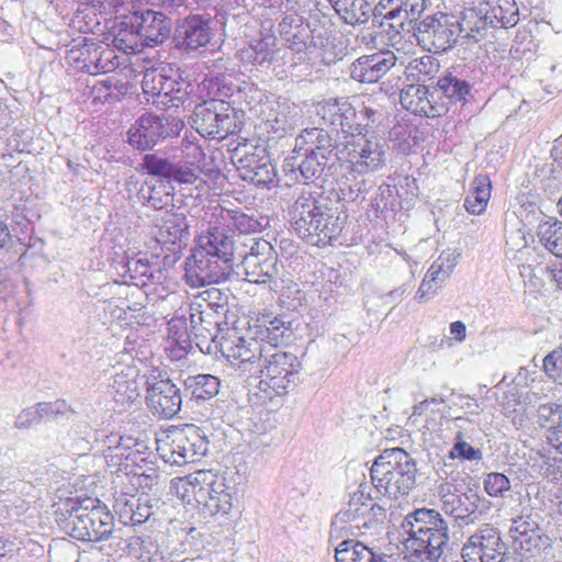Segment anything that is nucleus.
<instances>
[{
    "label": "nucleus",
    "instance_id": "47",
    "mask_svg": "<svg viewBox=\"0 0 562 562\" xmlns=\"http://www.w3.org/2000/svg\"><path fill=\"white\" fill-rule=\"evenodd\" d=\"M167 340L170 346H175L181 352H188L192 348L191 330L188 326L186 315H177L168 322Z\"/></svg>",
    "mask_w": 562,
    "mask_h": 562
},
{
    "label": "nucleus",
    "instance_id": "18",
    "mask_svg": "<svg viewBox=\"0 0 562 562\" xmlns=\"http://www.w3.org/2000/svg\"><path fill=\"white\" fill-rule=\"evenodd\" d=\"M278 32L281 41L295 54L306 53L322 44V30L297 13L285 14L279 22Z\"/></svg>",
    "mask_w": 562,
    "mask_h": 562
},
{
    "label": "nucleus",
    "instance_id": "11",
    "mask_svg": "<svg viewBox=\"0 0 562 562\" xmlns=\"http://www.w3.org/2000/svg\"><path fill=\"white\" fill-rule=\"evenodd\" d=\"M124 277L137 288L136 293L142 294L144 300L157 293L161 300H176L178 294L169 291L162 285L166 273L157 265H151L146 255L138 254L135 257H127L123 263Z\"/></svg>",
    "mask_w": 562,
    "mask_h": 562
},
{
    "label": "nucleus",
    "instance_id": "45",
    "mask_svg": "<svg viewBox=\"0 0 562 562\" xmlns=\"http://www.w3.org/2000/svg\"><path fill=\"white\" fill-rule=\"evenodd\" d=\"M439 61L431 55L412 59L405 67L404 75L411 83L426 82L439 71Z\"/></svg>",
    "mask_w": 562,
    "mask_h": 562
},
{
    "label": "nucleus",
    "instance_id": "36",
    "mask_svg": "<svg viewBox=\"0 0 562 562\" xmlns=\"http://www.w3.org/2000/svg\"><path fill=\"white\" fill-rule=\"evenodd\" d=\"M537 417L539 425L546 427L547 445L562 454V404H541L537 409Z\"/></svg>",
    "mask_w": 562,
    "mask_h": 562
},
{
    "label": "nucleus",
    "instance_id": "38",
    "mask_svg": "<svg viewBox=\"0 0 562 562\" xmlns=\"http://www.w3.org/2000/svg\"><path fill=\"white\" fill-rule=\"evenodd\" d=\"M486 5L481 3L476 8H467L462 11L460 20H454L458 25V36L463 38L480 42L486 35L487 26H490L486 16Z\"/></svg>",
    "mask_w": 562,
    "mask_h": 562
},
{
    "label": "nucleus",
    "instance_id": "34",
    "mask_svg": "<svg viewBox=\"0 0 562 562\" xmlns=\"http://www.w3.org/2000/svg\"><path fill=\"white\" fill-rule=\"evenodd\" d=\"M277 54V38L271 34L251 40L247 46L236 53L238 60L245 66L268 67Z\"/></svg>",
    "mask_w": 562,
    "mask_h": 562
},
{
    "label": "nucleus",
    "instance_id": "3",
    "mask_svg": "<svg viewBox=\"0 0 562 562\" xmlns=\"http://www.w3.org/2000/svg\"><path fill=\"white\" fill-rule=\"evenodd\" d=\"M405 559L408 562H438L449 544V526L435 509L418 508L401 524Z\"/></svg>",
    "mask_w": 562,
    "mask_h": 562
},
{
    "label": "nucleus",
    "instance_id": "53",
    "mask_svg": "<svg viewBox=\"0 0 562 562\" xmlns=\"http://www.w3.org/2000/svg\"><path fill=\"white\" fill-rule=\"evenodd\" d=\"M385 119L386 111L382 106L373 102L363 104L362 109L357 111L356 124H359V131L356 134L363 135V132L378 128Z\"/></svg>",
    "mask_w": 562,
    "mask_h": 562
},
{
    "label": "nucleus",
    "instance_id": "23",
    "mask_svg": "<svg viewBox=\"0 0 562 562\" xmlns=\"http://www.w3.org/2000/svg\"><path fill=\"white\" fill-rule=\"evenodd\" d=\"M316 114L321 119V125L331 132H341L345 136H352L359 131L356 124L357 110L344 98L328 99L316 105Z\"/></svg>",
    "mask_w": 562,
    "mask_h": 562
},
{
    "label": "nucleus",
    "instance_id": "10",
    "mask_svg": "<svg viewBox=\"0 0 562 562\" xmlns=\"http://www.w3.org/2000/svg\"><path fill=\"white\" fill-rule=\"evenodd\" d=\"M338 147V160L351 165L352 172L364 175L381 169L385 164L384 146L364 135L345 136Z\"/></svg>",
    "mask_w": 562,
    "mask_h": 562
},
{
    "label": "nucleus",
    "instance_id": "44",
    "mask_svg": "<svg viewBox=\"0 0 562 562\" xmlns=\"http://www.w3.org/2000/svg\"><path fill=\"white\" fill-rule=\"evenodd\" d=\"M491 181L485 175H479L472 182V189L464 199L465 210L474 215L482 214L491 198Z\"/></svg>",
    "mask_w": 562,
    "mask_h": 562
},
{
    "label": "nucleus",
    "instance_id": "30",
    "mask_svg": "<svg viewBox=\"0 0 562 562\" xmlns=\"http://www.w3.org/2000/svg\"><path fill=\"white\" fill-rule=\"evenodd\" d=\"M473 86L472 70L465 65L452 66L437 81L439 91L453 103H467Z\"/></svg>",
    "mask_w": 562,
    "mask_h": 562
},
{
    "label": "nucleus",
    "instance_id": "5",
    "mask_svg": "<svg viewBox=\"0 0 562 562\" xmlns=\"http://www.w3.org/2000/svg\"><path fill=\"white\" fill-rule=\"evenodd\" d=\"M416 462L402 448L385 449L370 469L376 491L389 498L408 495L416 484Z\"/></svg>",
    "mask_w": 562,
    "mask_h": 562
},
{
    "label": "nucleus",
    "instance_id": "26",
    "mask_svg": "<svg viewBox=\"0 0 562 562\" xmlns=\"http://www.w3.org/2000/svg\"><path fill=\"white\" fill-rule=\"evenodd\" d=\"M132 13V27L137 30L143 46L164 43L171 31V21L164 13L153 10L140 11L139 5Z\"/></svg>",
    "mask_w": 562,
    "mask_h": 562
},
{
    "label": "nucleus",
    "instance_id": "27",
    "mask_svg": "<svg viewBox=\"0 0 562 562\" xmlns=\"http://www.w3.org/2000/svg\"><path fill=\"white\" fill-rule=\"evenodd\" d=\"M182 158L175 160L171 169L169 183L194 184L196 189L205 184L202 180V167L200 162L204 159L203 149L192 143L183 142L181 146Z\"/></svg>",
    "mask_w": 562,
    "mask_h": 562
},
{
    "label": "nucleus",
    "instance_id": "17",
    "mask_svg": "<svg viewBox=\"0 0 562 562\" xmlns=\"http://www.w3.org/2000/svg\"><path fill=\"white\" fill-rule=\"evenodd\" d=\"M414 36L424 49L441 53L457 42L458 25L448 14L429 15L416 25Z\"/></svg>",
    "mask_w": 562,
    "mask_h": 562
},
{
    "label": "nucleus",
    "instance_id": "62",
    "mask_svg": "<svg viewBox=\"0 0 562 562\" xmlns=\"http://www.w3.org/2000/svg\"><path fill=\"white\" fill-rule=\"evenodd\" d=\"M484 490L491 497H504L510 490L509 479L499 472L488 473L483 481Z\"/></svg>",
    "mask_w": 562,
    "mask_h": 562
},
{
    "label": "nucleus",
    "instance_id": "35",
    "mask_svg": "<svg viewBox=\"0 0 562 562\" xmlns=\"http://www.w3.org/2000/svg\"><path fill=\"white\" fill-rule=\"evenodd\" d=\"M138 371L135 367L122 366L111 376L109 387L113 398L121 405L131 404L139 397Z\"/></svg>",
    "mask_w": 562,
    "mask_h": 562
},
{
    "label": "nucleus",
    "instance_id": "57",
    "mask_svg": "<svg viewBox=\"0 0 562 562\" xmlns=\"http://www.w3.org/2000/svg\"><path fill=\"white\" fill-rule=\"evenodd\" d=\"M173 160L157 156L156 154H146L143 157L142 168L150 176L160 178L169 183Z\"/></svg>",
    "mask_w": 562,
    "mask_h": 562
},
{
    "label": "nucleus",
    "instance_id": "55",
    "mask_svg": "<svg viewBox=\"0 0 562 562\" xmlns=\"http://www.w3.org/2000/svg\"><path fill=\"white\" fill-rule=\"evenodd\" d=\"M167 72H175V69L171 65L159 67H155L154 65L147 66L145 68L142 81L144 93L151 95L153 98H158L160 93V87H162V82L165 81V74Z\"/></svg>",
    "mask_w": 562,
    "mask_h": 562
},
{
    "label": "nucleus",
    "instance_id": "2",
    "mask_svg": "<svg viewBox=\"0 0 562 562\" xmlns=\"http://www.w3.org/2000/svg\"><path fill=\"white\" fill-rule=\"evenodd\" d=\"M329 198L319 189H303L289 207V221L295 234L317 247L330 245L344 226L330 207Z\"/></svg>",
    "mask_w": 562,
    "mask_h": 562
},
{
    "label": "nucleus",
    "instance_id": "43",
    "mask_svg": "<svg viewBox=\"0 0 562 562\" xmlns=\"http://www.w3.org/2000/svg\"><path fill=\"white\" fill-rule=\"evenodd\" d=\"M123 16L125 20L114 27L111 47L125 54H134L142 47L140 37L137 30L132 27V14L128 16L123 14Z\"/></svg>",
    "mask_w": 562,
    "mask_h": 562
},
{
    "label": "nucleus",
    "instance_id": "1",
    "mask_svg": "<svg viewBox=\"0 0 562 562\" xmlns=\"http://www.w3.org/2000/svg\"><path fill=\"white\" fill-rule=\"evenodd\" d=\"M234 233L228 227L210 225L196 236L187 259V283L200 288L226 281L234 271Z\"/></svg>",
    "mask_w": 562,
    "mask_h": 562
},
{
    "label": "nucleus",
    "instance_id": "48",
    "mask_svg": "<svg viewBox=\"0 0 562 562\" xmlns=\"http://www.w3.org/2000/svg\"><path fill=\"white\" fill-rule=\"evenodd\" d=\"M205 476H209L206 471H199L189 477H176L170 482V491L183 503L190 504L192 499L196 502V492Z\"/></svg>",
    "mask_w": 562,
    "mask_h": 562
},
{
    "label": "nucleus",
    "instance_id": "25",
    "mask_svg": "<svg viewBox=\"0 0 562 562\" xmlns=\"http://www.w3.org/2000/svg\"><path fill=\"white\" fill-rule=\"evenodd\" d=\"M211 24L212 19L210 14L187 16L176 29V47L186 52H193L205 47L214 36Z\"/></svg>",
    "mask_w": 562,
    "mask_h": 562
},
{
    "label": "nucleus",
    "instance_id": "58",
    "mask_svg": "<svg viewBox=\"0 0 562 562\" xmlns=\"http://www.w3.org/2000/svg\"><path fill=\"white\" fill-rule=\"evenodd\" d=\"M355 173L356 172H352L351 170L349 175H346L338 180L337 190L339 199L352 202L356 201L360 194L367 191L366 181L363 179L357 180Z\"/></svg>",
    "mask_w": 562,
    "mask_h": 562
},
{
    "label": "nucleus",
    "instance_id": "6",
    "mask_svg": "<svg viewBox=\"0 0 562 562\" xmlns=\"http://www.w3.org/2000/svg\"><path fill=\"white\" fill-rule=\"evenodd\" d=\"M209 101L195 105L192 115V126L203 137L224 139L235 133L237 124L234 109L221 98L227 97L229 88H220L218 78L209 80Z\"/></svg>",
    "mask_w": 562,
    "mask_h": 562
},
{
    "label": "nucleus",
    "instance_id": "54",
    "mask_svg": "<svg viewBox=\"0 0 562 562\" xmlns=\"http://www.w3.org/2000/svg\"><path fill=\"white\" fill-rule=\"evenodd\" d=\"M143 0H85V4L100 14L128 13L140 5Z\"/></svg>",
    "mask_w": 562,
    "mask_h": 562
},
{
    "label": "nucleus",
    "instance_id": "39",
    "mask_svg": "<svg viewBox=\"0 0 562 562\" xmlns=\"http://www.w3.org/2000/svg\"><path fill=\"white\" fill-rule=\"evenodd\" d=\"M157 226L156 239L162 245H176L189 237V225L182 213L166 212Z\"/></svg>",
    "mask_w": 562,
    "mask_h": 562
},
{
    "label": "nucleus",
    "instance_id": "21",
    "mask_svg": "<svg viewBox=\"0 0 562 562\" xmlns=\"http://www.w3.org/2000/svg\"><path fill=\"white\" fill-rule=\"evenodd\" d=\"M509 532L516 549L524 555L537 557L551 547V539L531 515L513 519Z\"/></svg>",
    "mask_w": 562,
    "mask_h": 562
},
{
    "label": "nucleus",
    "instance_id": "59",
    "mask_svg": "<svg viewBox=\"0 0 562 562\" xmlns=\"http://www.w3.org/2000/svg\"><path fill=\"white\" fill-rule=\"evenodd\" d=\"M175 85L177 86L173 87L172 92H170L166 101L154 100L153 102L157 105H161L164 109L179 108L180 105L184 104L193 90L192 83L188 80H184L181 76H178V80Z\"/></svg>",
    "mask_w": 562,
    "mask_h": 562
},
{
    "label": "nucleus",
    "instance_id": "52",
    "mask_svg": "<svg viewBox=\"0 0 562 562\" xmlns=\"http://www.w3.org/2000/svg\"><path fill=\"white\" fill-rule=\"evenodd\" d=\"M136 471H127L123 475L132 485V491L136 490H149L154 484L157 483L158 473L151 462L148 459L144 462H139L136 467Z\"/></svg>",
    "mask_w": 562,
    "mask_h": 562
},
{
    "label": "nucleus",
    "instance_id": "64",
    "mask_svg": "<svg viewBox=\"0 0 562 562\" xmlns=\"http://www.w3.org/2000/svg\"><path fill=\"white\" fill-rule=\"evenodd\" d=\"M232 507V494L227 492L221 496L209 497L207 504L203 506V510L210 516H215L217 514L227 515Z\"/></svg>",
    "mask_w": 562,
    "mask_h": 562
},
{
    "label": "nucleus",
    "instance_id": "9",
    "mask_svg": "<svg viewBox=\"0 0 562 562\" xmlns=\"http://www.w3.org/2000/svg\"><path fill=\"white\" fill-rule=\"evenodd\" d=\"M248 247L249 249L240 255L246 280L256 284H267L271 291H277L280 269L278 255L272 245L266 239H251Z\"/></svg>",
    "mask_w": 562,
    "mask_h": 562
},
{
    "label": "nucleus",
    "instance_id": "42",
    "mask_svg": "<svg viewBox=\"0 0 562 562\" xmlns=\"http://www.w3.org/2000/svg\"><path fill=\"white\" fill-rule=\"evenodd\" d=\"M336 13L350 25L362 24L372 11L368 0H328Z\"/></svg>",
    "mask_w": 562,
    "mask_h": 562
},
{
    "label": "nucleus",
    "instance_id": "20",
    "mask_svg": "<svg viewBox=\"0 0 562 562\" xmlns=\"http://www.w3.org/2000/svg\"><path fill=\"white\" fill-rule=\"evenodd\" d=\"M237 168L241 178L256 187L268 188L274 182L276 169L270 162L265 147L245 145L244 149H237Z\"/></svg>",
    "mask_w": 562,
    "mask_h": 562
},
{
    "label": "nucleus",
    "instance_id": "33",
    "mask_svg": "<svg viewBox=\"0 0 562 562\" xmlns=\"http://www.w3.org/2000/svg\"><path fill=\"white\" fill-rule=\"evenodd\" d=\"M339 145L340 143L334 142L330 132L323 125L304 128L295 139V147H300L304 153H315L335 160L338 159Z\"/></svg>",
    "mask_w": 562,
    "mask_h": 562
},
{
    "label": "nucleus",
    "instance_id": "4",
    "mask_svg": "<svg viewBox=\"0 0 562 562\" xmlns=\"http://www.w3.org/2000/svg\"><path fill=\"white\" fill-rule=\"evenodd\" d=\"M55 522L61 531L79 541L109 539L114 518L98 498L68 497L54 503Z\"/></svg>",
    "mask_w": 562,
    "mask_h": 562
},
{
    "label": "nucleus",
    "instance_id": "29",
    "mask_svg": "<svg viewBox=\"0 0 562 562\" xmlns=\"http://www.w3.org/2000/svg\"><path fill=\"white\" fill-rule=\"evenodd\" d=\"M401 105L415 115L439 117L447 112L443 104L434 101V93L422 83H407L401 89Z\"/></svg>",
    "mask_w": 562,
    "mask_h": 562
},
{
    "label": "nucleus",
    "instance_id": "32",
    "mask_svg": "<svg viewBox=\"0 0 562 562\" xmlns=\"http://www.w3.org/2000/svg\"><path fill=\"white\" fill-rule=\"evenodd\" d=\"M460 252L456 249H446L431 263L422 284L417 291V297L424 300L436 293L437 289L449 279L460 258Z\"/></svg>",
    "mask_w": 562,
    "mask_h": 562
},
{
    "label": "nucleus",
    "instance_id": "8",
    "mask_svg": "<svg viewBox=\"0 0 562 562\" xmlns=\"http://www.w3.org/2000/svg\"><path fill=\"white\" fill-rule=\"evenodd\" d=\"M102 452L108 469L115 473L136 471L139 462L146 461L151 452L140 438L109 434L102 439Z\"/></svg>",
    "mask_w": 562,
    "mask_h": 562
},
{
    "label": "nucleus",
    "instance_id": "37",
    "mask_svg": "<svg viewBox=\"0 0 562 562\" xmlns=\"http://www.w3.org/2000/svg\"><path fill=\"white\" fill-rule=\"evenodd\" d=\"M257 339L267 348H276L290 341L293 337L292 322L276 316L263 319L256 329Z\"/></svg>",
    "mask_w": 562,
    "mask_h": 562
},
{
    "label": "nucleus",
    "instance_id": "46",
    "mask_svg": "<svg viewBox=\"0 0 562 562\" xmlns=\"http://www.w3.org/2000/svg\"><path fill=\"white\" fill-rule=\"evenodd\" d=\"M220 218L223 222V227H228L231 231L234 228L240 234L258 233L263 227L256 217L248 215L240 210L222 209Z\"/></svg>",
    "mask_w": 562,
    "mask_h": 562
},
{
    "label": "nucleus",
    "instance_id": "13",
    "mask_svg": "<svg viewBox=\"0 0 562 562\" xmlns=\"http://www.w3.org/2000/svg\"><path fill=\"white\" fill-rule=\"evenodd\" d=\"M67 59L78 70L94 76L101 72L113 71L120 65L119 56L114 48L94 38H85L83 43L74 45L67 52Z\"/></svg>",
    "mask_w": 562,
    "mask_h": 562
},
{
    "label": "nucleus",
    "instance_id": "24",
    "mask_svg": "<svg viewBox=\"0 0 562 562\" xmlns=\"http://www.w3.org/2000/svg\"><path fill=\"white\" fill-rule=\"evenodd\" d=\"M266 348L267 347L262 345L257 337L247 340L237 335L226 338L221 344L223 356H225L232 364L237 366L239 370L248 372L249 374L257 373V366L261 361Z\"/></svg>",
    "mask_w": 562,
    "mask_h": 562
},
{
    "label": "nucleus",
    "instance_id": "61",
    "mask_svg": "<svg viewBox=\"0 0 562 562\" xmlns=\"http://www.w3.org/2000/svg\"><path fill=\"white\" fill-rule=\"evenodd\" d=\"M542 370L549 379L562 385V344L543 358Z\"/></svg>",
    "mask_w": 562,
    "mask_h": 562
},
{
    "label": "nucleus",
    "instance_id": "56",
    "mask_svg": "<svg viewBox=\"0 0 562 562\" xmlns=\"http://www.w3.org/2000/svg\"><path fill=\"white\" fill-rule=\"evenodd\" d=\"M209 476H205V481L200 483V488L196 492V504L205 506L209 497L221 496L228 492L225 480L223 477H216L212 472H206Z\"/></svg>",
    "mask_w": 562,
    "mask_h": 562
},
{
    "label": "nucleus",
    "instance_id": "28",
    "mask_svg": "<svg viewBox=\"0 0 562 562\" xmlns=\"http://www.w3.org/2000/svg\"><path fill=\"white\" fill-rule=\"evenodd\" d=\"M396 60L391 50L360 56L349 67L350 78L362 83L378 82L396 65Z\"/></svg>",
    "mask_w": 562,
    "mask_h": 562
},
{
    "label": "nucleus",
    "instance_id": "14",
    "mask_svg": "<svg viewBox=\"0 0 562 562\" xmlns=\"http://www.w3.org/2000/svg\"><path fill=\"white\" fill-rule=\"evenodd\" d=\"M169 438L170 442L166 445L164 458L176 465L199 461L209 450V440L204 431L195 425H186L175 430Z\"/></svg>",
    "mask_w": 562,
    "mask_h": 562
},
{
    "label": "nucleus",
    "instance_id": "16",
    "mask_svg": "<svg viewBox=\"0 0 562 562\" xmlns=\"http://www.w3.org/2000/svg\"><path fill=\"white\" fill-rule=\"evenodd\" d=\"M507 554L499 530L488 525L471 535L461 549L463 562H505Z\"/></svg>",
    "mask_w": 562,
    "mask_h": 562
},
{
    "label": "nucleus",
    "instance_id": "40",
    "mask_svg": "<svg viewBox=\"0 0 562 562\" xmlns=\"http://www.w3.org/2000/svg\"><path fill=\"white\" fill-rule=\"evenodd\" d=\"M221 381L212 374L189 375L183 380V396L196 403L206 402L220 392Z\"/></svg>",
    "mask_w": 562,
    "mask_h": 562
},
{
    "label": "nucleus",
    "instance_id": "51",
    "mask_svg": "<svg viewBox=\"0 0 562 562\" xmlns=\"http://www.w3.org/2000/svg\"><path fill=\"white\" fill-rule=\"evenodd\" d=\"M538 237L547 250L562 260V222L541 223L538 227Z\"/></svg>",
    "mask_w": 562,
    "mask_h": 562
},
{
    "label": "nucleus",
    "instance_id": "60",
    "mask_svg": "<svg viewBox=\"0 0 562 562\" xmlns=\"http://www.w3.org/2000/svg\"><path fill=\"white\" fill-rule=\"evenodd\" d=\"M194 304L199 307H202L203 304H205L207 307H210L215 313H220L221 311H224L228 303V296L225 292L217 288H207L203 291H201L195 296Z\"/></svg>",
    "mask_w": 562,
    "mask_h": 562
},
{
    "label": "nucleus",
    "instance_id": "49",
    "mask_svg": "<svg viewBox=\"0 0 562 562\" xmlns=\"http://www.w3.org/2000/svg\"><path fill=\"white\" fill-rule=\"evenodd\" d=\"M305 158L299 165V172L301 177L306 181H314L325 173L326 170H329L335 162V159L323 157L321 155L304 153Z\"/></svg>",
    "mask_w": 562,
    "mask_h": 562
},
{
    "label": "nucleus",
    "instance_id": "50",
    "mask_svg": "<svg viewBox=\"0 0 562 562\" xmlns=\"http://www.w3.org/2000/svg\"><path fill=\"white\" fill-rule=\"evenodd\" d=\"M506 8L496 4L492 5L491 3L486 2L483 3V5H486V16L490 22V26L492 27H509L514 26L518 22V12L517 9H515V3L513 0H505Z\"/></svg>",
    "mask_w": 562,
    "mask_h": 562
},
{
    "label": "nucleus",
    "instance_id": "63",
    "mask_svg": "<svg viewBox=\"0 0 562 562\" xmlns=\"http://www.w3.org/2000/svg\"><path fill=\"white\" fill-rule=\"evenodd\" d=\"M456 443L452 447V450L450 452L452 458H460L462 460H481L482 459V452L480 449H476L472 447L470 443L462 440V434L461 431H458L456 436Z\"/></svg>",
    "mask_w": 562,
    "mask_h": 562
},
{
    "label": "nucleus",
    "instance_id": "15",
    "mask_svg": "<svg viewBox=\"0 0 562 562\" xmlns=\"http://www.w3.org/2000/svg\"><path fill=\"white\" fill-rule=\"evenodd\" d=\"M146 384V404L155 416L169 419L180 412L181 391L166 374L155 370L147 378Z\"/></svg>",
    "mask_w": 562,
    "mask_h": 562
},
{
    "label": "nucleus",
    "instance_id": "31",
    "mask_svg": "<svg viewBox=\"0 0 562 562\" xmlns=\"http://www.w3.org/2000/svg\"><path fill=\"white\" fill-rule=\"evenodd\" d=\"M113 510L124 525H142L153 515V506L147 495H136L130 491L117 492L113 497Z\"/></svg>",
    "mask_w": 562,
    "mask_h": 562
},
{
    "label": "nucleus",
    "instance_id": "19",
    "mask_svg": "<svg viewBox=\"0 0 562 562\" xmlns=\"http://www.w3.org/2000/svg\"><path fill=\"white\" fill-rule=\"evenodd\" d=\"M438 496L442 512L451 516L460 527L474 524L479 519L481 497L477 493H457L452 483L443 482L438 486Z\"/></svg>",
    "mask_w": 562,
    "mask_h": 562
},
{
    "label": "nucleus",
    "instance_id": "22",
    "mask_svg": "<svg viewBox=\"0 0 562 562\" xmlns=\"http://www.w3.org/2000/svg\"><path fill=\"white\" fill-rule=\"evenodd\" d=\"M383 507L369 494L358 490L350 496L347 505L336 514L333 525L348 524L350 528H369L379 516H383Z\"/></svg>",
    "mask_w": 562,
    "mask_h": 562
},
{
    "label": "nucleus",
    "instance_id": "7",
    "mask_svg": "<svg viewBox=\"0 0 562 562\" xmlns=\"http://www.w3.org/2000/svg\"><path fill=\"white\" fill-rule=\"evenodd\" d=\"M301 368L299 358L292 352L266 348L257 366L261 389H271L277 395L286 394L292 385L297 384Z\"/></svg>",
    "mask_w": 562,
    "mask_h": 562
},
{
    "label": "nucleus",
    "instance_id": "41",
    "mask_svg": "<svg viewBox=\"0 0 562 562\" xmlns=\"http://www.w3.org/2000/svg\"><path fill=\"white\" fill-rule=\"evenodd\" d=\"M389 559L387 555L352 539L340 542L335 551L336 562H390Z\"/></svg>",
    "mask_w": 562,
    "mask_h": 562
},
{
    "label": "nucleus",
    "instance_id": "12",
    "mask_svg": "<svg viewBox=\"0 0 562 562\" xmlns=\"http://www.w3.org/2000/svg\"><path fill=\"white\" fill-rule=\"evenodd\" d=\"M180 119L169 115L143 114L128 131V143L139 150L153 148L159 140L179 135Z\"/></svg>",
    "mask_w": 562,
    "mask_h": 562
}]
</instances>
